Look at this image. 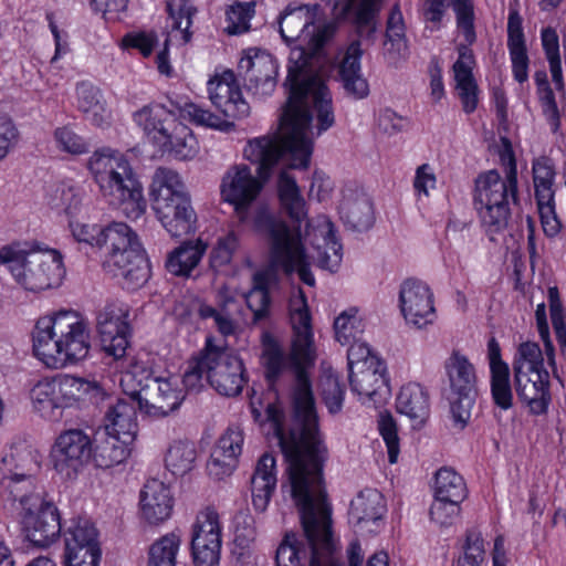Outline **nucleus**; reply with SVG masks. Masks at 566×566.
<instances>
[{
	"instance_id": "57",
	"label": "nucleus",
	"mask_w": 566,
	"mask_h": 566,
	"mask_svg": "<svg viewBox=\"0 0 566 566\" xmlns=\"http://www.w3.org/2000/svg\"><path fill=\"white\" fill-rule=\"evenodd\" d=\"M365 329L364 318L357 307L343 311L334 322L335 337L342 345L360 338Z\"/></svg>"
},
{
	"instance_id": "1",
	"label": "nucleus",
	"mask_w": 566,
	"mask_h": 566,
	"mask_svg": "<svg viewBox=\"0 0 566 566\" xmlns=\"http://www.w3.org/2000/svg\"><path fill=\"white\" fill-rule=\"evenodd\" d=\"M296 375L289 426L279 403H268L263 412L261 405L252 399L250 409L256 422L271 426L289 463L290 492L312 553L310 566H340L332 539V509L323 481L327 448L318 430L311 381L300 366Z\"/></svg>"
},
{
	"instance_id": "11",
	"label": "nucleus",
	"mask_w": 566,
	"mask_h": 566,
	"mask_svg": "<svg viewBox=\"0 0 566 566\" xmlns=\"http://www.w3.org/2000/svg\"><path fill=\"white\" fill-rule=\"evenodd\" d=\"M101 249L107 253L103 262L106 271L122 277L133 289L140 277L142 252L138 233L124 222H112L104 227Z\"/></svg>"
},
{
	"instance_id": "18",
	"label": "nucleus",
	"mask_w": 566,
	"mask_h": 566,
	"mask_svg": "<svg viewBox=\"0 0 566 566\" xmlns=\"http://www.w3.org/2000/svg\"><path fill=\"white\" fill-rule=\"evenodd\" d=\"M144 392V413L153 417L168 416L179 408L185 398L174 377L146 376Z\"/></svg>"
},
{
	"instance_id": "22",
	"label": "nucleus",
	"mask_w": 566,
	"mask_h": 566,
	"mask_svg": "<svg viewBox=\"0 0 566 566\" xmlns=\"http://www.w3.org/2000/svg\"><path fill=\"white\" fill-rule=\"evenodd\" d=\"M23 525L29 541L41 547L53 543L61 532L56 507L44 501H41L38 507L28 506L23 515Z\"/></svg>"
},
{
	"instance_id": "35",
	"label": "nucleus",
	"mask_w": 566,
	"mask_h": 566,
	"mask_svg": "<svg viewBox=\"0 0 566 566\" xmlns=\"http://www.w3.org/2000/svg\"><path fill=\"white\" fill-rule=\"evenodd\" d=\"M339 216L344 223L354 230L369 229L374 222L369 197L360 189L345 188L339 203Z\"/></svg>"
},
{
	"instance_id": "31",
	"label": "nucleus",
	"mask_w": 566,
	"mask_h": 566,
	"mask_svg": "<svg viewBox=\"0 0 566 566\" xmlns=\"http://www.w3.org/2000/svg\"><path fill=\"white\" fill-rule=\"evenodd\" d=\"M30 399L34 411L42 418L50 421L62 419L64 405L59 376L40 379L31 388Z\"/></svg>"
},
{
	"instance_id": "49",
	"label": "nucleus",
	"mask_w": 566,
	"mask_h": 566,
	"mask_svg": "<svg viewBox=\"0 0 566 566\" xmlns=\"http://www.w3.org/2000/svg\"><path fill=\"white\" fill-rule=\"evenodd\" d=\"M536 96L542 114L549 125L551 132L557 134L562 126V114L556 102V95L547 78L545 71H537L534 74Z\"/></svg>"
},
{
	"instance_id": "50",
	"label": "nucleus",
	"mask_w": 566,
	"mask_h": 566,
	"mask_svg": "<svg viewBox=\"0 0 566 566\" xmlns=\"http://www.w3.org/2000/svg\"><path fill=\"white\" fill-rule=\"evenodd\" d=\"M536 96L542 114L549 125L551 132L557 134L562 126V114L556 102V95L547 78L545 71H537L534 74Z\"/></svg>"
},
{
	"instance_id": "37",
	"label": "nucleus",
	"mask_w": 566,
	"mask_h": 566,
	"mask_svg": "<svg viewBox=\"0 0 566 566\" xmlns=\"http://www.w3.org/2000/svg\"><path fill=\"white\" fill-rule=\"evenodd\" d=\"M149 195L154 210L168 206L169 202L190 199L178 172L163 167L153 177Z\"/></svg>"
},
{
	"instance_id": "45",
	"label": "nucleus",
	"mask_w": 566,
	"mask_h": 566,
	"mask_svg": "<svg viewBox=\"0 0 566 566\" xmlns=\"http://www.w3.org/2000/svg\"><path fill=\"white\" fill-rule=\"evenodd\" d=\"M207 248V243L200 238L196 241H185L169 253L166 261L167 270L177 276H189L200 263Z\"/></svg>"
},
{
	"instance_id": "3",
	"label": "nucleus",
	"mask_w": 566,
	"mask_h": 566,
	"mask_svg": "<svg viewBox=\"0 0 566 566\" xmlns=\"http://www.w3.org/2000/svg\"><path fill=\"white\" fill-rule=\"evenodd\" d=\"M285 117L284 109L274 132L249 139L243 148L244 159L258 166L259 177L252 174L249 166L237 164L230 166L221 178V199L233 207L240 222H248L249 210L263 189L261 179L266 180L275 166L281 161L294 169H306L310 166L313 119L303 124L302 115L295 116V119L291 117L285 120Z\"/></svg>"
},
{
	"instance_id": "27",
	"label": "nucleus",
	"mask_w": 566,
	"mask_h": 566,
	"mask_svg": "<svg viewBox=\"0 0 566 566\" xmlns=\"http://www.w3.org/2000/svg\"><path fill=\"white\" fill-rule=\"evenodd\" d=\"M515 388L521 400L534 415L545 413L549 401V374L547 370L514 374Z\"/></svg>"
},
{
	"instance_id": "7",
	"label": "nucleus",
	"mask_w": 566,
	"mask_h": 566,
	"mask_svg": "<svg viewBox=\"0 0 566 566\" xmlns=\"http://www.w3.org/2000/svg\"><path fill=\"white\" fill-rule=\"evenodd\" d=\"M289 319L293 332L290 356L286 358L276 345H271L265 348L262 358L269 380L273 381L287 366H290L295 375L296 386L297 367L300 366V368L304 370L306 377H308L306 368L314 361L312 315L306 295L302 289H297L290 296ZM307 379L310 380V378Z\"/></svg>"
},
{
	"instance_id": "54",
	"label": "nucleus",
	"mask_w": 566,
	"mask_h": 566,
	"mask_svg": "<svg viewBox=\"0 0 566 566\" xmlns=\"http://www.w3.org/2000/svg\"><path fill=\"white\" fill-rule=\"evenodd\" d=\"M433 494L440 500H452L462 503L467 497V485L458 472L444 467L436 473Z\"/></svg>"
},
{
	"instance_id": "19",
	"label": "nucleus",
	"mask_w": 566,
	"mask_h": 566,
	"mask_svg": "<svg viewBox=\"0 0 566 566\" xmlns=\"http://www.w3.org/2000/svg\"><path fill=\"white\" fill-rule=\"evenodd\" d=\"M208 93L211 103L227 117L243 118L249 115L250 106L243 98L232 71L216 74L208 82Z\"/></svg>"
},
{
	"instance_id": "21",
	"label": "nucleus",
	"mask_w": 566,
	"mask_h": 566,
	"mask_svg": "<svg viewBox=\"0 0 566 566\" xmlns=\"http://www.w3.org/2000/svg\"><path fill=\"white\" fill-rule=\"evenodd\" d=\"M307 234L313 238L316 264L329 272H336L343 259V248L336 238L335 227L326 216H319L308 224Z\"/></svg>"
},
{
	"instance_id": "36",
	"label": "nucleus",
	"mask_w": 566,
	"mask_h": 566,
	"mask_svg": "<svg viewBox=\"0 0 566 566\" xmlns=\"http://www.w3.org/2000/svg\"><path fill=\"white\" fill-rule=\"evenodd\" d=\"M0 496L4 504L12 509L28 511V506L38 507L41 504V492L34 476L2 478Z\"/></svg>"
},
{
	"instance_id": "38",
	"label": "nucleus",
	"mask_w": 566,
	"mask_h": 566,
	"mask_svg": "<svg viewBox=\"0 0 566 566\" xmlns=\"http://www.w3.org/2000/svg\"><path fill=\"white\" fill-rule=\"evenodd\" d=\"M507 49L512 63V74L516 82L528 80L530 59L525 44L522 18L517 11H511L507 20Z\"/></svg>"
},
{
	"instance_id": "12",
	"label": "nucleus",
	"mask_w": 566,
	"mask_h": 566,
	"mask_svg": "<svg viewBox=\"0 0 566 566\" xmlns=\"http://www.w3.org/2000/svg\"><path fill=\"white\" fill-rule=\"evenodd\" d=\"M208 382L226 397L240 395L248 381L242 359L233 352L216 346L211 337L206 340Z\"/></svg>"
},
{
	"instance_id": "59",
	"label": "nucleus",
	"mask_w": 566,
	"mask_h": 566,
	"mask_svg": "<svg viewBox=\"0 0 566 566\" xmlns=\"http://www.w3.org/2000/svg\"><path fill=\"white\" fill-rule=\"evenodd\" d=\"M307 548L294 533L285 534L275 554L276 566H305Z\"/></svg>"
},
{
	"instance_id": "63",
	"label": "nucleus",
	"mask_w": 566,
	"mask_h": 566,
	"mask_svg": "<svg viewBox=\"0 0 566 566\" xmlns=\"http://www.w3.org/2000/svg\"><path fill=\"white\" fill-rule=\"evenodd\" d=\"M207 363V345H205L199 355L189 361L188 368L184 374L182 384L187 390L197 391L203 386V377L208 380Z\"/></svg>"
},
{
	"instance_id": "4",
	"label": "nucleus",
	"mask_w": 566,
	"mask_h": 566,
	"mask_svg": "<svg viewBox=\"0 0 566 566\" xmlns=\"http://www.w3.org/2000/svg\"><path fill=\"white\" fill-rule=\"evenodd\" d=\"M254 227L259 231L265 232L271 243V264L253 274L252 287L244 295L254 319L260 321L270 313L269 291L277 284L279 268L286 274L296 272L300 280L310 286L315 285V277L310 269V258L305 253L298 229L291 230L284 221L275 219L265 210L258 213Z\"/></svg>"
},
{
	"instance_id": "46",
	"label": "nucleus",
	"mask_w": 566,
	"mask_h": 566,
	"mask_svg": "<svg viewBox=\"0 0 566 566\" xmlns=\"http://www.w3.org/2000/svg\"><path fill=\"white\" fill-rule=\"evenodd\" d=\"M77 106L96 126L109 123L111 112L107 109L101 91L91 83L82 82L76 86Z\"/></svg>"
},
{
	"instance_id": "13",
	"label": "nucleus",
	"mask_w": 566,
	"mask_h": 566,
	"mask_svg": "<svg viewBox=\"0 0 566 566\" xmlns=\"http://www.w3.org/2000/svg\"><path fill=\"white\" fill-rule=\"evenodd\" d=\"M223 525L213 505L201 507L191 525V554L195 566H219Z\"/></svg>"
},
{
	"instance_id": "62",
	"label": "nucleus",
	"mask_w": 566,
	"mask_h": 566,
	"mask_svg": "<svg viewBox=\"0 0 566 566\" xmlns=\"http://www.w3.org/2000/svg\"><path fill=\"white\" fill-rule=\"evenodd\" d=\"M476 392H452L450 394V412L454 428L462 430L471 419V411L474 406Z\"/></svg>"
},
{
	"instance_id": "30",
	"label": "nucleus",
	"mask_w": 566,
	"mask_h": 566,
	"mask_svg": "<svg viewBox=\"0 0 566 566\" xmlns=\"http://www.w3.org/2000/svg\"><path fill=\"white\" fill-rule=\"evenodd\" d=\"M64 409L80 408L87 403L98 405L106 397V391L96 380L73 375H59Z\"/></svg>"
},
{
	"instance_id": "43",
	"label": "nucleus",
	"mask_w": 566,
	"mask_h": 566,
	"mask_svg": "<svg viewBox=\"0 0 566 566\" xmlns=\"http://www.w3.org/2000/svg\"><path fill=\"white\" fill-rule=\"evenodd\" d=\"M277 197L283 212L300 228L307 218L306 202L295 178L285 170L279 175Z\"/></svg>"
},
{
	"instance_id": "48",
	"label": "nucleus",
	"mask_w": 566,
	"mask_h": 566,
	"mask_svg": "<svg viewBox=\"0 0 566 566\" xmlns=\"http://www.w3.org/2000/svg\"><path fill=\"white\" fill-rule=\"evenodd\" d=\"M39 469V455L29 447L12 448L2 458V478L34 476Z\"/></svg>"
},
{
	"instance_id": "15",
	"label": "nucleus",
	"mask_w": 566,
	"mask_h": 566,
	"mask_svg": "<svg viewBox=\"0 0 566 566\" xmlns=\"http://www.w3.org/2000/svg\"><path fill=\"white\" fill-rule=\"evenodd\" d=\"M399 307L406 323L415 328L422 329L436 322L434 295L420 280L408 279L401 283Z\"/></svg>"
},
{
	"instance_id": "29",
	"label": "nucleus",
	"mask_w": 566,
	"mask_h": 566,
	"mask_svg": "<svg viewBox=\"0 0 566 566\" xmlns=\"http://www.w3.org/2000/svg\"><path fill=\"white\" fill-rule=\"evenodd\" d=\"M132 441L120 439L101 428H97L92 439V455L97 468L109 469L123 463L130 454Z\"/></svg>"
},
{
	"instance_id": "47",
	"label": "nucleus",
	"mask_w": 566,
	"mask_h": 566,
	"mask_svg": "<svg viewBox=\"0 0 566 566\" xmlns=\"http://www.w3.org/2000/svg\"><path fill=\"white\" fill-rule=\"evenodd\" d=\"M385 55L394 64L408 56V44L405 34V23L401 11L395 7L387 20Z\"/></svg>"
},
{
	"instance_id": "26",
	"label": "nucleus",
	"mask_w": 566,
	"mask_h": 566,
	"mask_svg": "<svg viewBox=\"0 0 566 566\" xmlns=\"http://www.w3.org/2000/svg\"><path fill=\"white\" fill-rule=\"evenodd\" d=\"M360 43L352 42L337 66L338 80L346 95L354 99H364L369 95V84L361 72Z\"/></svg>"
},
{
	"instance_id": "42",
	"label": "nucleus",
	"mask_w": 566,
	"mask_h": 566,
	"mask_svg": "<svg viewBox=\"0 0 566 566\" xmlns=\"http://www.w3.org/2000/svg\"><path fill=\"white\" fill-rule=\"evenodd\" d=\"M275 459L265 453L259 460L251 479L252 504L259 512H264L276 486Z\"/></svg>"
},
{
	"instance_id": "6",
	"label": "nucleus",
	"mask_w": 566,
	"mask_h": 566,
	"mask_svg": "<svg viewBox=\"0 0 566 566\" xmlns=\"http://www.w3.org/2000/svg\"><path fill=\"white\" fill-rule=\"evenodd\" d=\"M133 153H120L109 147L95 150L87 160V169L103 198L116 206H130L135 218L142 213V181L139 169L133 163Z\"/></svg>"
},
{
	"instance_id": "25",
	"label": "nucleus",
	"mask_w": 566,
	"mask_h": 566,
	"mask_svg": "<svg viewBox=\"0 0 566 566\" xmlns=\"http://www.w3.org/2000/svg\"><path fill=\"white\" fill-rule=\"evenodd\" d=\"M488 360L492 400L500 409L509 410L513 407L510 367L502 359L501 347L495 337H491L488 342Z\"/></svg>"
},
{
	"instance_id": "16",
	"label": "nucleus",
	"mask_w": 566,
	"mask_h": 566,
	"mask_svg": "<svg viewBox=\"0 0 566 566\" xmlns=\"http://www.w3.org/2000/svg\"><path fill=\"white\" fill-rule=\"evenodd\" d=\"M245 85L254 95L264 97L272 94L276 86L279 65L266 51L251 48L244 51L238 65Z\"/></svg>"
},
{
	"instance_id": "41",
	"label": "nucleus",
	"mask_w": 566,
	"mask_h": 566,
	"mask_svg": "<svg viewBox=\"0 0 566 566\" xmlns=\"http://www.w3.org/2000/svg\"><path fill=\"white\" fill-rule=\"evenodd\" d=\"M396 407L399 413L407 416L416 426H421L430 411L429 392L418 382H408L401 387Z\"/></svg>"
},
{
	"instance_id": "44",
	"label": "nucleus",
	"mask_w": 566,
	"mask_h": 566,
	"mask_svg": "<svg viewBox=\"0 0 566 566\" xmlns=\"http://www.w3.org/2000/svg\"><path fill=\"white\" fill-rule=\"evenodd\" d=\"M238 312L239 304L233 296L229 295L227 290H221L219 293L218 308L206 303H201L198 308L199 316L202 319L212 318L218 332L223 336L235 334L238 324L234 315Z\"/></svg>"
},
{
	"instance_id": "32",
	"label": "nucleus",
	"mask_w": 566,
	"mask_h": 566,
	"mask_svg": "<svg viewBox=\"0 0 566 566\" xmlns=\"http://www.w3.org/2000/svg\"><path fill=\"white\" fill-rule=\"evenodd\" d=\"M154 211L171 238L179 239L197 231V213L190 199L169 202Z\"/></svg>"
},
{
	"instance_id": "10",
	"label": "nucleus",
	"mask_w": 566,
	"mask_h": 566,
	"mask_svg": "<svg viewBox=\"0 0 566 566\" xmlns=\"http://www.w3.org/2000/svg\"><path fill=\"white\" fill-rule=\"evenodd\" d=\"M144 138L157 147L160 154H169L179 160L193 158L198 142L185 125L177 123L175 114L161 104L144 107Z\"/></svg>"
},
{
	"instance_id": "55",
	"label": "nucleus",
	"mask_w": 566,
	"mask_h": 566,
	"mask_svg": "<svg viewBox=\"0 0 566 566\" xmlns=\"http://www.w3.org/2000/svg\"><path fill=\"white\" fill-rule=\"evenodd\" d=\"M180 545L179 532L174 531L160 536L148 548L147 566H176Z\"/></svg>"
},
{
	"instance_id": "61",
	"label": "nucleus",
	"mask_w": 566,
	"mask_h": 566,
	"mask_svg": "<svg viewBox=\"0 0 566 566\" xmlns=\"http://www.w3.org/2000/svg\"><path fill=\"white\" fill-rule=\"evenodd\" d=\"M255 3L235 2L226 10V31L229 34H241L250 29V21L254 15Z\"/></svg>"
},
{
	"instance_id": "60",
	"label": "nucleus",
	"mask_w": 566,
	"mask_h": 566,
	"mask_svg": "<svg viewBox=\"0 0 566 566\" xmlns=\"http://www.w3.org/2000/svg\"><path fill=\"white\" fill-rule=\"evenodd\" d=\"M545 348L542 350L534 342L522 343L513 360V373L520 374L546 370L544 367Z\"/></svg>"
},
{
	"instance_id": "17",
	"label": "nucleus",
	"mask_w": 566,
	"mask_h": 566,
	"mask_svg": "<svg viewBox=\"0 0 566 566\" xmlns=\"http://www.w3.org/2000/svg\"><path fill=\"white\" fill-rule=\"evenodd\" d=\"M97 332L106 354L116 359L124 357L132 335L128 308L115 304L105 306L97 316Z\"/></svg>"
},
{
	"instance_id": "28",
	"label": "nucleus",
	"mask_w": 566,
	"mask_h": 566,
	"mask_svg": "<svg viewBox=\"0 0 566 566\" xmlns=\"http://www.w3.org/2000/svg\"><path fill=\"white\" fill-rule=\"evenodd\" d=\"M458 52V60L453 64L455 88L463 111L471 114L479 103V87L472 73L475 60L472 50L467 45H460Z\"/></svg>"
},
{
	"instance_id": "58",
	"label": "nucleus",
	"mask_w": 566,
	"mask_h": 566,
	"mask_svg": "<svg viewBox=\"0 0 566 566\" xmlns=\"http://www.w3.org/2000/svg\"><path fill=\"white\" fill-rule=\"evenodd\" d=\"M533 182L535 188V199L552 200L555 197L554 181L555 170L551 160L546 157H539L533 161Z\"/></svg>"
},
{
	"instance_id": "14",
	"label": "nucleus",
	"mask_w": 566,
	"mask_h": 566,
	"mask_svg": "<svg viewBox=\"0 0 566 566\" xmlns=\"http://www.w3.org/2000/svg\"><path fill=\"white\" fill-rule=\"evenodd\" d=\"M92 439L81 429L61 432L50 452L53 469L66 480L75 479L90 461Z\"/></svg>"
},
{
	"instance_id": "24",
	"label": "nucleus",
	"mask_w": 566,
	"mask_h": 566,
	"mask_svg": "<svg viewBox=\"0 0 566 566\" xmlns=\"http://www.w3.org/2000/svg\"><path fill=\"white\" fill-rule=\"evenodd\" d=\"M336 20H353L360 35L369 36L376 30L379 0H322Z\"/></svg>"
},
{
	"instance_id": "34",
	"label": "nucleus",
	"mask_w": 566,
	"mask_h": 566,
	"mask_svg": "<svg viewBox=\"0 0 566 566\" xmlns=\"http://www.w3.org/2000/svg\"><path fill=\"white\" fill-rule=\"evenodd\" d=\"M138 407L134 401L117 400L107 408L103 424L98 428L134 442L139 431Z\"/></svg>"
},
{
	"instance_id": "53",
	"label": "nucleus",
	"mask_w": 566,
	"mask_h": 566,
	"mask_svg": "<svg viewBox=\"0 0 566 566\" xmlns=\"http://www.w3.org/2000/svg\"><path fill=\"white\" fill-rule=\"evenodd\" d=\"M541 41L546 60L548 62L549 72L555 90L562 95V98L565 99V82L559 52V39L556 30L552 27L543 28L541 31Z\"/></svg>"
},
{
	"instance_id": "56",
	"label": "nucleus",
	"mask_w": 566,
	"mask_h": 566,
	"mask_svg": "<svg viewBox=\"0 0 566 566\" xmlns=\"http://www.w3.org/2000/svg\"><path fill=\"white\" fill-rule=\"evenodd\" d=\"M197 451L195 444L186 440L170 443L165 455V465L174 475H185L195 467Z\"/></svg>"
},
{
	"instance_id": "39",
	"label": "nucleus",
	"mask_w": 566,
	"mask_h": 566,
	"mask_svg": "<svg viewBox=\"0 0 566 566\" xmlns=\"http://www.w3.org/2000/svg\"><path fill=\"white\" fill-rule=\"evenodd\" d=\"M386 503L382 494L376 489L360 491L350 502L349 523L359 530L375 524L384 517Z\"/></svg>"
},
{
	"instance_id": "52",
	"label": "nucleus",
	"mask_w": 566,
	"mask_h": 566,
	"mask_svg": "<svg viewBox=\"0 0 566 566\" xmlns=\"http://www.w3.org/2000/svg\"><path fill=\"white\" fill-rule=\"evenodd\" d=\"M65 551L101 549L98 532L94 524L84 517L70 521L64 532Z\"/></svg>"
},
{
	"instance_id": "40",
	"label": "nucleus",
	"mask_w": 566,
	"mask_h": 566,
	"mask_svg": "<svg viewBox=\"0 0 566 566\" xmlns=\"http://www.w3.org/2000/svg\"><path fill=\"white\" fill-rule=\"evenodd\" d=\"M443 367L450 394L476 392V370L467 355L460 350H453L446 359Z\"/></svg>"
},
{
	"instance_id": "5",
	"label": "nucleus",
	"mask_w": 566,
	"mask_h": 566,
	"mask_svg": "<svg viewBox=\"0 0 566 566\" xmlns=\"http://www.w3.org/2000/svg\"><path fill=\"white\" fill-rule=\"evenodd\" d=\"M33 353L48 368L61 369L87 357V321L76 311L62 310L40 317L32 333Z\"/></svg>"
},
{
	"instance_id": "20",
	"label": "nucleus",
	"mask_w": 566,
	"mask_h": 566,
	"mask_svg": "<svg viewBox=\"0 0 566 566\" xmlns=\"http://www.w3.org/2000/svg\"><path fill=\"white\" fill-rule=\"evenodd\" d=\"M244 442L243 431L239 426H230L218 439L212 449L207 470L214 480H222L232 474Z\"/></svg>"
},
{
	"instance_id": "8",
	"label": "nucleus",
	"mask_w": 566,
	"mask_h": 566,
	"mask_svg": "<svg viewBox=\"0 0 566 566\" xmlns=\"http://www.w3.org/2000/svg\"><path fill=\"white\" fill-rule=\"evenodd\" d=\"M0 263L18 284L31 292H41L61 285L65 276L63 256L55 249L24 250L19 243L0 249Z\"/></svg>"
},
{
	"instance_id": "23",
	"label": "nucleus",
	"mask_w": 566,
	"mask_h": 566,
	"mask_svg": "<svg viewBox=\"0 0 566 566\" xmlns=\"http://www.w3.org/2000/svg\"><path fill=\"white\" fill-rule=\"evenodd\" d=\"M354 370L349 373L352 390L363 402H380L388 394L384 363L379 358H371L367 367Z\"/></svg>"
},
{
	"instance_id": "64",
	"label": "nucleus",
	"mask_w": 566,
	"mask_h": 566,
	"mask_svg": "<svg viewBox=\"0 0 566 566\" xmlns=\"http://www.w3.org/2000/svg\"><path fill=\"white\" fill-rule=\"evenodd\" d=\"M484 556L485 548L481 533L475 530L468 531L463 555L459 557L457 566H481Z\"/></svg>"
},
{
	"instance_id": "51",
	"label": "nucleus",
	"mask_w": 566,
	"mask_h": 566,
	"mask_svg": "<svg viewBox=\"0 0 566 566\" xmlns=\"http://www.w3.org/2000/svg\"><path fill=\"white\" fill-rule=\"evenodd\" d=\"M169 43V35L166 33H163L160 39L153 32H144V59L153 56L157 72L159 75L167 78H171L176 75V71L171 62Z\"/></svg>"
},
{
	"instance_id": "33",
	"label": "nucleus",
	"mask_w": 566,
	"mask_h": 566,
	"mask_svg": "<svg viewBox=\"0 0 566 566\" xmlns=\"http://www.w3.org/2000/svg\"><path fill=\"white\" fill-rule=\"evenodd\" d=\"M175 505L172 492L168 485L157 479L144 484V522L159 525L171 517Z\"/></svg>"
},
{
	"instance_id": "2",
	"label": "nucleus",
	"mask_w": 566,
	"mask_h": 566,
	"mask_svg": "<svg viewBox=\"0 0 566 566\" xmlns=\"http://www.w3.org/2000/svg\"><path fill=\"white\" fill-rule=\"evenodd\" d=\"M319 6L290 4L279 20L281 36L287 42L300 41L307 48L295 46L291 50L285 86L289 99L285 106L286 117L295 119L302 115V123L313 119L316 113V135H321L334 125L335 117L332 95L322 74L316 70L325 63L322 55L324 45L333 38L334 23L315 27Z\"/></svg>"
},
{
	"instance_id": "9",
	"label": "nucleus",
	"mask_w": 566,
	"mask_h": 566,
	"mask_svg": "<svg viewBox=\"0 0 566 566\" xmlns=\"http://www.w3.org/2000/svg\"><path fill=\"white\" fill-rule=\"evenodd\" d=\"M517 170L512 159L503 178L499 171L489 170L475 180L474 207L486 234L494 241V234L504 231L511 217L510 199L517 200Z\"/></svg>"
}]
</instances>
